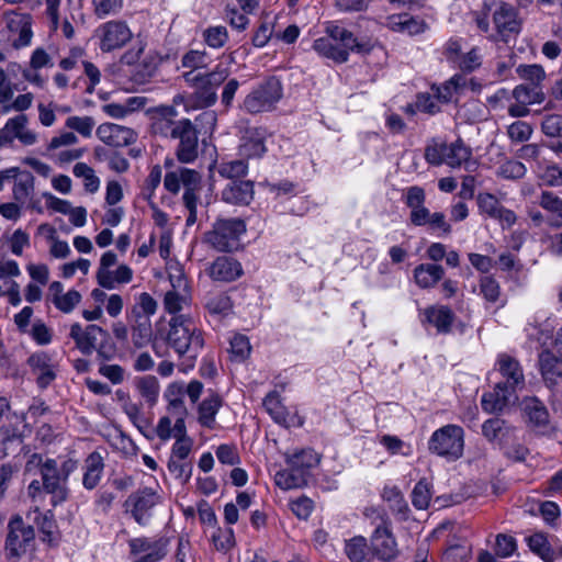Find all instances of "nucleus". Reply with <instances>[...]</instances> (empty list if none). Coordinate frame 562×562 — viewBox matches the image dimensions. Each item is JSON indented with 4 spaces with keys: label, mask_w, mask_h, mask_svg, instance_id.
<instances>
[{
    "label": "nucleus",
    "mask_w": 562,
    "mask_h": 562,
    "mask_svg": "<svg viewBox=\"0 0 562 562\" xmlns=\"http://www.w3.org/2000/svg\"><path fill=\"white\" fill-rule=\"evenodd\" d=\"M166 341L189 369L194 367L204 347L202 330L186 315H177L170 319Z\"/></svg>",
    "instance_id": "nucleus-1"
},
{
    "label": "nucleus",
    "mask_w": 562,
    "mask_h": 562,
    "mask_svg": "<svg viewBox=\"0 0 562 562\" xmlns=\"http://www.w3.org/2000/svg\"><path fill=\"white\" fill-rule=\"evenodd\" d=\"M326 32L328 36L315 40L313 48L321 56L336 63H346L350 50L358 53H369L371 50L369 43L358 42L352 32L339 25H329Z\"/></svg>",
    "instance_id": "nucleus-2"
},
{
    "label": "nucleus",
    "mask_w": 562,
    "mask_h": 562,
    "mask_svg": "<svg viewBox=\"0 0 562 562\" xmlns=\"http://www.w3.org/2000/svg\"><path fill=\"white\" fill-rule=\"evenodd\" d=\"M228 76V68L217 65L209 72L186 71L182 78L184 82L194 90L193 98L195 104L200 108H210L216 103V90L226 81Z\"/></svg>",
    "instance_id": "nucleus-3"
},
{
    "label": "nucleus",
    "mask_w": 562,
    "mask_h": 562,
    "mask_svg": "<svg viewBox=\"0 0 562 562\" xmlns=\"http://www.w3.org/2000/svg\"><path fill=\"white\" fill-rule=\"evenodd\" d=\"M77 467L78 462L72 459L63 461L60 465H58L55 459H45L40 474L44 482V490L50 495L52 506L56 507L68 499L69 488L67 482Z\"/></svg>",
    "instance_id": "nucleus-4"
},
{
    "label": "nucleus",
    "mask_w": 562,
    "mask_h": 562,
    "mask_svg": "<svg viewBox=\"0 0 562 562\" xmlns=\"http://www.w3.org/2000/svg\"><path fill=\"white\" fill-rule=\"evenodd\" d=\"M282 94L281 81L277 77H269L245 97L241 109L250 114L271 111Z\"/></svg>",
    "instance_id": "nucleus-5"
},
{
    "label": "nucleus",
    "mask_w": 562,
    "mask_h": 562,
    "mask_svg": "<svg viewBox=\"0 0 562 562\" xmlns=\"http://www.w3.org/2000/svg\"><path fill=\"white\" fill-rule=\"evenodd\" d=\"M246 232V225L239 218H220L213 229L205 234V241L217 251L229 252L238 248L239 237Z\"/></svg>",
    "instance_id": "nucleus-6"
},
{
    "label": "nucleus",
    "mask_w": 562,
    "mask_h": 562,
    "mask_svg": "<svg viewBox=\"0 0 562 562\" xmlns=\"http://www.w3.org/2000/svg\"><path fill=\"white\" fill-rule=\"evenodd\" d=\"M428 445L431 452L457 460L463 452L464 431L460 426L446 425L431 435Z\"/></svg>",
    "instance_id": "nucleus-7"
},
{
    "label": "nucleus",
    "mask_w": 562,
    "mask_h": 562,
    "mask_svg": "<svg viewBox=\"0 0 562 562\" xmlns=\"http://www.w3.org/2000/svg\"><path fill=\"white\" fill-rule=\"evenodd\" d=\"M35 531L33 526L24 522L19 515L13 516L8 522L5 551L10 558H21L33 550Z\"/></svg>",
    "instance_id": "nucleus-8"
},
{
    "label": "nucleus",
    "mask_w": 562,
    "mask_h": 562,
    "mask_svg": "<svg viewBox=\"0 0 562 562\" xmlns=\"http://www.w3.org/2000/svg\"><path fill=\"white\" fill-rule=\"evenodd\" d=\"M522 419L527 428L538 436H551L553 426L550 414L542 401L536 396H526L520 402Z\"/></svg>",
    "instance_id": "nucleus-9"
},
{
    "label": "nucleus",
    "mask_w": 562,
    "mask_h": 562,
    "mask_svg": "<svg viewBox=\"0 0 562 562\" xmlns=\"http://www.w3.org/2000/svg\"><path fill=\"white\" fill-rule=\"evenodd\" d=\"M95 36L99 38L100 50L110 53L124 47L132 40L133 33L124 21L112 20L99 25Z\"/></svg>",
    "instance_id": "nucleus-10"
},
{
    "label": "nucleus",
    "mask_w": 562,
    "mask_h": 562,
    "mask_svg": "<svg viewBox=\"0 0 562 562\" xmlns=\"http://www.w3.org/2000/svg\"><path fill=\"white\" fill-rule=\"evenodd\" d=\"M159 502V496L151 488L145 487L132 493L124 503L127 513H131L138 525L148 524L150 510Z\"/></svg>",
    "instance_id": "nucleus-11"
},
{
    "label": "nucleus",
    "mask_w": 562,
    "mask_h": 562,
    "mask_svg": "<svg viewBox=\"0 0 562 562\" xmlns=\"http://www.w3.org/2000/svg\"><path fill=\"white\" fill-rule=\"evenodd\" d=\"M178 139L176 157L182 164L193 162L199 155L198 131L189 119L180 120V130L173 137Z\"/></svg>",
    "instance_id": "nucleus-12"
},
{
    "label": "nucleus",
    "mask_w": 562,
    "mask_h": 562,
    "mask_svg": "<svg viewBox=\"0 0 562 562\" xmlns=\"http://www.w3.org/2000/svg\"><path fill=\"white\" fill-rule=\"evenodd\" d=\"M370 552L372 561L376 559L382 562H390L397 557V542L391 525L374 527L370 537Z\"/></svg>",
    "instance_id": "nucleus-13"
},
{
    "label": "nucleus",
    "mask_w": 562,
    "mask_h": 562,
    "mask_svg": "<svg viewBox=\"0 0 562 562\" xmlns=\"http://www.w3.org/2000/svg\"><path fill=\"white\" fill-rule=\"evenodd\" d=\"M69 336L75 340L80 352L86 356L91 355L101 340H110L109 333L102 327L88 325L82 328L79 323L71 325Z\"/></svg>",
    "instance_id": "nucleus-14"
},
{
    "label": "nucleus",
    "mask_w": 562,
    "mask_h": 562,
    "mask_svg": "<svg viewBox=\"0 0 562 562\" xmlns=\"http://www.w3.org/2000/svg\"><path fill=\"white\" fill-rule=\"evenodd\" d=\"M477 205L481 213L499 221L503 228H509L516 223V214L512 210L504 207L497 198L491 193H480L477 195Z\"/></svg>",
    "instance_id": "nucleus-15"
},
{
    "label": "nucleus",
    "mask_w": 562,
    "mask_h": 562,
    "mask_svg": "<svg viewBox=\"0 0 562 562\" xmlns=\"http://www.w3.org/2000/svg\"><path fill=\"white\" fill-rule=\"evenodd\" d=\"M240 133L238 150L243 158H259L266 153V130L247 126Z\"/></svg>",
    "instance_id": "nucleus-16"
},
{
    "label": "nucleus",
    "mask_w": 562,
    "mask_h": 562,
    "mask_svg": "<svg viewBox=\"0 0 562 562\" xmlns=\"http://www.w3.org/2000/svg\"><path fill=\"white\" fill-rule=\"evenodd\" d=\"M97 136L113 147H125L136 140V134L132 128L114 123L101 124L97 130Z\"/></svg>",
    "instance_id": "nucleus-17"
},
{
    "label": "nucleus",
    "mask_w": 562,
    "mask_h": 562,
    "mask_svg": "<svg viewBox=\"0 0 562 562\" xmlns=\"http://www.w3.org/2000/svg\"><path fill=\"white\" fill-rule=\"evenodd\" d=\"M538 363L544 384L550 389L558 385L562 379V356L543 349L539 353Z\"/></svg>",
    "instance_id": "nucleus-18"
},
{
    "label": "nucleus",
    "mask_w": 562,
    "mask_h": 562,
    "mask_svg": "<svg viewBox=\"0 0 562 562\" xmlns=\"http://www.w3.org/2000/svg\"><path fill=\"white\" fill-rule=\"evenodd\" d=\"M516 390L508 386L507 383H497L492 392L482 396L481 405L486 413L502 412L515 398Z\"/></svg>",
    "instance_id": "nucleus-19"
},
{
    "label": "nucleus",
    "mask_w": 562,
    "mask_h": 562,
    "mask_svg": "<svg viewBox=\"0 0 562 562\" xmlns=\"http://www.w3.org/2000/svg\"><path fill=\"white\" fill-rule=\"evenodd\" d=\"M241 274L243 268L240 262L232 257H218L210 268V277L216 281L232 282Z\"/></svg>",
    "instance_id": "nucleus-20"
},
{
    "label": "nucleus",
    "mask_w": 562,
    "mask_h": 562,
    "mask_svg": "<svg viewBox=\"0 0 562 562\" xmlns=\"http://www.w3.org/2000/svg\"><path fill=\"white\" fill-rule=\"evenodd\" d=\"M254 193L251 181H231L222 191V200L233 205H248Z\"/></svg>",
    "instance_id": "nucleus-21"
},
{
    "label": "nucleus",
    "mask_w": 562,
    "mask_h": 562,
    "mask_svg": "<svg viewBox=\"0 0 562 562\" xmlns=\"http://www.w3.org/2000/svg\"><path fill=\"white\" fill-rule=\"evenodd\" d=\"M493 21L502 37L518 33L520 30L515 9L506 3H501L494 11Z\"/></svg>",
    "instance_id": "nucleus-22"
},
{
    "label": "nucleus",
    "mask_w": 562,
    "mask_h": 562,
    "mask_svg": "<svg viewBox=\"0 0 562 562\" xmlns=\"http://www.w3.org/2000/svg\"><path fill=\"white\" fill-rule=\"evenodd\" d=\"M131 553L134 555L162 559L166 555V542L164 539L146 537L133 538L128 541Z\"/></svg>",
    "instance_id": "nucleus-23"
},
{
    "label": "nucleus",
    "mask_w": 562,
    "mask_h": 562,
    "mask_svg": "<svg viewBox=\"0 0 562 562\" xmlns=\"http://www.w3.org/2000/svg\"><path fill=\"white\" fill-rule=\"evenodd\" d=\"M40 387H47L56 378L50 358L45 352L32 355L27 360Z\"/></svg>",
    "instance_id": "nucleus-24"
},
{
    "label": "nucleus",
    "mask_w": 562,
    "mask_h": 562,
    "mask_svg": "<svg viewBox=\"0 0 562 562\" xmlns=\"http://www.w3.org/2000/svg\"><path fill=\"white\" fill-rule=\"evenodd\" d=\"M497 364L498 371L502 376L506 379L505 383H507L508 386L517 390L525 385V375L518 360L503 353L498 357Z\"/></svg>",
    "instance_id": "nucleus-25"
},
{
    "label": "nucleus",
    "mask_w": 562,
    "mask_h": 562,
    "mask_svg": "<svg viewBox=\"0 0 562 562\" xmlns=\"http://www.w3.org/2000/svg\"><path fill=\"white\" fill-rule=\"evenodd\" d=\"M539 205L547 212V225L558 229L562 227V199L551 191H542Z\"/></svg>",
    "instance_id": "nucleus-26"
},
{
    "label": "nucleus",
    "mask_w": 562,
    "mask_h": 562,
    "mask_svg": "<svg viewBox=\"0 0 562 562\" xmlns=\"http://www.w3.org/2000/svg\"><path fill=\"white\" fill-rule=\"evenodd\" d=\"M132 341L136 348L148 345L151 340V321L147 315H138L136 311L130 314Z\"/></svg>",
    "instance_id": "nucleus-27"
},
{
    "label": "nucleus",
    "mask_w": 562,
    "mask_h": 562,
    "mask_svg": "<svg viewBox=\"0 0 562 562\" xmlns=\"http://www.w3.org/2000/svg\"><path fill=\"white\" fill-rule=\"evenodd\" d=\"M176 116V110L173 108L162 109L156 116H154L151 123L153 133L164 137H170L173 139L178 131L180 130V120L173 121Z\"/></svg>",
    "instance_id": "nucleus-28"
},
{
    "label": "nucleus",
    "mask_w": 562,
    "mask_h": 562,
    "mask_svg": "<svg viewBox=\"0 0 562 562\" xmlns=\"http://www.w3.org/2000/svg\"><path fill=\"white\" fill-rule=\"evenodd\" d=\"M426 321L437 328L440 334H448L454 322V313L448 306H429L424 312Z\"/></svg>",
    "instance_id": "nucleus-29"
},
{
    "label": "nucleus",
    "mask_w": 562,
    "mask_h": 562,
    "mask_svg": "<svg viewBox=\"0 0 562 562\" xmlns=\"http://www.w3.org/2000/svg\"><path fill=\"white\" fill-rule=\"evenodd\" d=\"M184 396V384L183 383H171L165 393V397L168 401V415L170 417H187L188 411L183 402Z\"/></svg>",
    "instance_id": "nucleus-30"
},
{
    "label": "nucleus",
    "mask_w": 562,
    "mask_h": 562,
    "mask_svg": "<svg viewBox=\"0 0 562 562\" xmlns=\"http://www.w3.org/2000/svg\"><path fill=\"white\" fill-rule=\"evenodd\" d=\"M82 485L87 490H93L99 484L104 469L103 458L98 452L90 453L85 461Z\"/></svg>",
    "instance_id": "nucleus-31"
},
{
    "label": "nucleus",
    "mask_w": 562,
    "mask_h": 562,
    "mask_svg": "<svg viewBox=\"0 0 562 562\" xmlns=\"http://www.w3.org/2000/svg\"><path fill=\"white\" fill-rule=\"evenodd\" d=\"M12 195L15 202L24 204L34 193L35 178L30 171H20L13 178Z\"/></svg>",
    "instance_id": "nucleus-32"
},
{
    "label": "nucleus",
    "mask_w": 562,
    "mask_h": 562,
    "mask_svg": "<svg viewBox=\"0 0 562 562\" xmlns=\"http://www.w3.org/2000/svg\"><path fill=\"white\" fill-rule=\"evenodd\" d=\"M344 550L351 562H372L370 546L362 536H355L346 540Z\"/></svg>",
    "instance_id": "nucleus-33"
},
{
    "label": "nucleus",
    "mask_w": 562,
    "mask_h": 562,
    "mask_svg": "<svg viewBox=\"0 0 562 562\" xmlns=\"http://www.w3.org/2000/svg\"><path fill=\"white\" fill-rule=\"evenodd\" d=\"M285 461L289 467L305 472V476L310 479V470L319 463V456L313 449H302L291 456L286 454Z\"/></svg>",
    "instance_id": "nucleus-34"
},
{
    "label": "nucleus",
    "mask_w": 562,
    "mask_h": 562,
    "mask_svg": "<svg viewBox=\"0 0 562 562\" xmlns=\"http://www.w3.org/2000/svg\"><path fill=\"white\" fill-rule=\"evenodd\" d=\"M443 164H447L452 168H457L464 162L467 164V169H470L469 160L472 153L471 149L467 147L461 140H457L450 145L443 144Z\"/></svg>",
    "instance_id": "nucleus-35"
},
{
    "label": "nucleus",
    "mask_w": 562,
    "mask_h": 562,
    "mask_svg": "<svg viewBox=\"0 0 562 562\" xmlns=\"http://www.w3.org/2000/svg\"><path fill=\"white\" fill-rule=\"evenodd\" d=\"M443 277V268L439 265L422 263L414 270V278L420 288H431Z\"/></svg>",
    "instance_id": "nucleus-36"
},
{
    "label": "nucleus",
    "mask_w": 562,
    "mask_h": 562,
    "mask_svg": "<svg viewBox=\"0 0 562 562\" xmlns=\"http://www.w3.org/2000/svg\"><path fill=\"white\" fill-rule=\"evenodd\" d=\"M293 467L286 470H281L276 473V484L282 490L300 488L307 484L308 479Z\"/></svg>",
    "instance_id": "nucleus-37"
},
{
    "label": "nucleus",
    "mask_w": 562,
    "mask_h": 562,
    "mask_svg": "<svg viewBox=\"0 0 562 562\" xmlns=\"http://www.w3.org/2000/svg\"><path fill=\"white\" fill-rule=\"evenodd\" d=\"M23 439L15 428H0V459L15 453L22 448Z\"/></svg>",
    "instance_id": "nucleus-38"
},
{
    "label": "nucleus",
    "mask_w": 562,
    "mask_h": 562,
    "mask_svg": "<svg viewBox=\"0 0 562 562\" xmlns=\"http://www.w3.org/2000/svg\"><path fill=\"white\" fill-rule=\"evenodd\" d=\"M263 406L276 423L285 427L294 425L292 420H289V414L276 392H271L265 397Z\"/></svg>",
    "instance_id": "nucleus-39"
},
{
    "label": "nucleus",
    "mask_w": 562,
    "mask_h": 562,
    "mask_svg": "<svg viewBox=\"0 0 562 562\" xmlns=\"http://www.w3.org/2000/svg\"><path fill=\"white\" fill-rule=\"evenodd\" d=\"M222 406V398L212 394L204 398L199 406V422L202 426L213 428L215 416Z\"/></svg>",
    "instance_id": "nucleus-40"
},
{
    "label": "nucleus",
    "mask_w": 562,
    "mask_h": 562,
    "mask_svg": "<svg viewBox=\"0 0 562 562\" xmlns=\"http://www.w3.org/2000/svg\"><path fill=\"white\" fill-rule=\"evenodd\" d=\"M201 189V176L198 171H186L184 193L182 196L187 210L196 209L199 196L196 191Z\"/></svg>",
    "instance_id": "nucleus-41"
},
{
    "label": "nucleus",
    "mask_w": 562,
    "mask_h": 562,
    "mask_svg": "<svg viewBox=\"0 0 562 562\" xmlns=\"http://www.w3.org/2000/svg\"><path fill=\"white\" fill-rule=\"evenodd\" d=\"M382 498L389 504V508L393 514L401 515L403 518L406 517L409 510L408 505L398 487L385 486L382 492Z\"/></svg>",
    "instance_id": "nucleus-42"
},
{
    "label": "nucleus",
    "mask_w": 562,
    "mask_h": 562,
    "mask_svg": "<svg viewBox=\"0 0 562 562\" xmlns=\"http://www.w3.org/2000/svg\"><path fill=\"white\" fill-rule=\"evenodd\" d=\"M117 261V257L113 251H106L102 255L100 260V267L97 271V280L101 288L112 290L114 289V279L110 267L114 266Z\"/></svg>",
    "instance_id": "nucleus-43"
},
{
    "label": "nucleus",
    "mask_w": 562,
    "mask_h": 562,
    "mask_svg": "<svg viewBox=\"0 0 562 562\" xmlns=\"http://www.w3.org/2000/svg\"><path fill=\"white\" fill-rule=\"evenodd\" d=\"M529 549L538 554L544 562H553L555 553L550 547L547 537L541 532H536L527 538Z\"/></svg>",
    "instance_id": "nucleus-44"
},
{
    "label": "nucleus",
    "mask_w": 562,
    "mask_h": 562,
    "mask_svg": "<svg viewBox=\"0 0 562 562\" xmlns=\"http://www.w3.org/2000/svg\"><path fill=\"white\" fill-rule=\"evenodd\" d=\"M233 307L231 297L225 293H211L205 297V308L216 316L227 315Z\"/></svg>",
    "instance_id": "nucleus-45"
},
{
    "label": "nucleus",
    "mask_w": 562,
    "mask_h": 562,
    "mask_svg": "<svg viewBox=\"0 0 562 562\" xmlns=\"http://www.w3.org/2000/svg\"><path fill=\"white\" fill-rule=\"evenodd\" d=\"M36 516L34 518V522L37 526L38 530L41 531V540L43 542L53 543L55 540V530H56V522L54 520V515L50 510L42 514L40 512H35Z\"/></svg>",
    "instance_id": "nucleus-46"
},
{
    "label": "nucleus",
    "mask_w": 562,
    "mask_h": 562,
    "mask_svg": "<svg viewBox=\"0 0 562 562\" xmlns=\"http://www.w3.org/2000/svg\"><path fill=\"white\" fill-rule=\"evenodd\" d=\"M136 389L149 405H154L157 402L160 387L156 376L146 375L139 378L136 382Z\"/></svg>",
    "instance_id": "nucleus-47"
},
{
    "label": "nucleus",
    "mask_w": 562,
    "mask_h": 562,
    "mask_svg": "<svg viewBox=\"0 0 562 562\" xmlns=\"http://www.w3.org/2000/svg\"><path fill=\"white\" fill-rule=\"evenodd\" d=\"M389 25L393 31L407 32L411 35L423 32L424 26L423 22L408 14L391 16Z\"/></svg>",
    "instance_id": "nucleus-48"
},
{
    "label": "nucleus",
    "mask_w": 562,
    "mask_h": 562,
    "mask_svg": "<svg viewBox=\"0 0 562 562\" xmlns=\"http://www.w3.org/2000/svg\"><path fill=\"white\" fill-rule=\"evenodd\" d=\"M77 178L83 180V186L87 192L95 193L100 188V179L95 176L94 170L85 162H77L72 169Z\"/></svg>",
    "instance_id": "nucleus-49"
},
{
    "label": "nucleus",
    "mask_w": 562,
    "mask_h": 562,
    "mask_svg": "<svg viewBox=\"0 0 562 562\" xmlns=\"http://www.w3.org/2000/svg\"><path fill=\"white\" fill-rule=\"evenodd\" d=\"M541 181L549 187L562 186V169L555 164H548L547 160L535 169Z\"/></svg>",
    "instance_id": "nucleus-50"
},
{
    "label": "nucleus",
    "mask_w": 562,
    "mask_h": 562,
    "mask_svg": "<svg viewBox=\"0 0 562 562\" xmlns=\"http://www.w3.org/2000/svg\"><path fill=\"white\" fill-rule=\"evenodd\" d=\"M509 427L506 426L505 420L494 417L485 420L482 425V434L488 441L501 440L502 437L508 434Z\"/></svg>",
    "instance_id": "nucleus-51"
},
{
    "label": "nucleus",
    "mask_w": 562,
    "mask_h": 562,
    "mask_svg": "<svg viewBox=\"0 0 562 562\" xmlns=\"http://www.w3.org/2000/svg\"><path fill=\"white\" fill-rule=\"evenodd\" d=\"M513 97L519 103H540L543 101L544 95L539 87L531 85H519L513 90Z\"/></svg>",
    "instance_id": "nucleus-52"
},
{
    "label": "nucleus",
    "mask_w": 562,
    "mask_h": 562,
    "mask_svg": "<svg viewBox=\"0 0 562 562\" xmlns=\"http://www.w3.org/2000/svg\"><path fill=\"white\" fill-rule=\"evenodd\" d=\"M40 233H47L48 238L53 240L52 247H50V255L55 258H66L70 254V248L67 241L59 240L56 238V231L53 226L49 224H41L38 226Z\"/></svg>",
    "instance_id": "nucleus-53"
},
{
    "label": "nucleus",
    "mask_w": 562,
    "mask_h": 562,
    "mask_svg": "<svg viewBox=\"0 0 562 562\" xmlns=\"http://www.w3.org/2000/svg\"><path fill=\"white\" fill-rule=\"evenodd\" d=\"M431 498V485L423 479L417 482L412 492V503L417 509H426Z\"/></svg>",
    "instance_id": "nucleus-54"
},
{
    "label": "nucleus",
    "mask_w": 562,
    "mask_h": 562,
    "mask_svg": "<svg viewBox=\"0 0 562 562\" xmlns=\"http://www.w3.org/2000/svg\"><path fill=\"white\" fill-rule=\"evenodd\" d=\"M526 166L514 159L504 161L497 169L496 175L507 180H518L526 176Z\"/></svg>",
    "instance_id": "nucleus-55"
},
{
    "label": "nucleus",
    "mask_w": 562,
    "mask_h": 562,
    "mask_svg": "<svg viewBox=\"0 0 562 562\" xmlns=\"http://www.w3.org/2000/svg\"><path fill=\"white\" fill-rule=\"evenodd\" d=\"M168 470L175 475L181 483H187L192 475V463L183 459L169 458Z\"/></svg>",
    "instance_id": "nucleus-56"
},
{
    "label": "nucleus",
    "mask_w": 562,
    "mask_h": 562,
    "mask_svg": "<svg viewBox=\"0 0 562 562\" xmlns=\"http://www.w3.org/2000/svg\"><path fill=\"white\" fill-rule=\"evenodd\" d=\"M204 42L212 48H221L228 41V33L225 26H211L203 32Z\"/></svg>",
    "instance_id": "nucleus-57"
},
{
    "label": "nucleus",
    "mask_w": 562,
    "mask_h": 562,
    "mask_svg": "<svg viewBox=\"0 0 562 562\" xmlns=\"http://www.w3.org/2000/svg\"><path fill=\"white\" fill-rule=\"evenodd\" d=\"M65 125L78 132L83 137H90L95 122L91 116H69Z\"/></svg>",
    "instance_id": "nucleus-58"
},
{
    "label": "nucleus",
    "mask_w": 562,
    "mask_h": 562,
    "mask_svg": "<svg viewBox=\"0 0 562 562\" xmlns=\"http://www.w3.org/2000/svg\"><path fill=\"white\" fill-rule=\"evenodd\" d=\"M248 165L244 159L222 162L218 167V173L227 179L243 177L247 173Z\"/></svg>",
    "instance_id": "nucleus-59"
},
{
    "label": "nucleus",
    "mask_w": 562,
    "mask_h": 562,
    "mask_svg": "<svg viewBox=\"0 0 562 562\" xmlns=\"http://www.w3.org/2000/svg\"><path fill=\"white\" fill-rule=\"evenodd\" d=\"M186 171L194 170L189 168H178L175 171L167 172L164 179L165 189L172 194H178L181 186L184 187Z\"/></svg>",
    "instance_id": "nucleus-60"
},
{
    "label": "nucleus",
    "mask_w": 562,
    "mask_h": 562,
    "mask_svg": "<svg viewBox=\"0 0 562 562\" xmlns=\"http://www.w3.org/2000/svg\"><path fill=\"white\" fill-rule=\"evenodd\" d=\"M517 72L521 79L528 81V85L533 87H539L546 77L543 68L539 65H520L517 68Z\"/></svg>",
    "instance_id": "nucleus-61"
},
{
    "label": "nucleus",
    "mask_w": 562,
    "mask_h": 562,
    "mask_svg": "<svg viewBox=\"0 0 562 562\" xmlns=\"http://www.w3.org/2000/svg\"><path fill=\"white\" fill-rule=\"evenodd\" d=\"M189 299L190 293L170 290L165 294L164 305L168 313L176 314L182 310L183 304H187Z\"/></svg>",
    "instance_id": "nucleus-62"
},
{
    "label": "nucleus",
    "mask_w": 562,
    "mask_h": 562,
    "mask_svg": "<svg viewBox=\"0 0 562 562\" xmlns=\"http://www.w3.org/2000/svg\"><path fill=\"white\" fill-rule=\"evenodd\" d=\"M181 65L184 68L196 71L207 65V55L204 50L191 49L182 56Z\"/></svg>",
    "instance_id": "nucleus-63"
},
{
    "label": "nucleus",
    "mask_w": 562,
    "mask_h": 562,
    "mask_svg": "<svg viewBox=\"0 0 562 562\" xmlns=\"http://www.w3.org/2000/svg\"><path fill=\"white\" fill-rule=\"evenodd\" d=\"M471 548L467 544H452L442 554V562H468Z\"/></svg>",
    "instance_id": "nucleus-64"
}]
</instances>
